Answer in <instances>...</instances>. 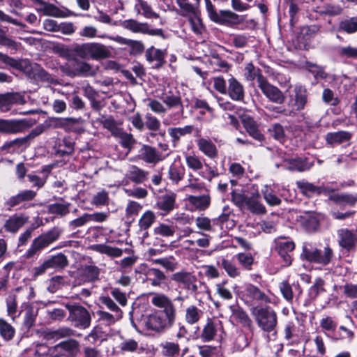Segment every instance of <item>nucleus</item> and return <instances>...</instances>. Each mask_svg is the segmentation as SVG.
Returning <instances> with one entry per match:
<instances>
[{"instance_id":"obj_4","label":"nucleus","mask_w":357,"mask_h":357,"mask_svg":"<svg viewBox=\"0 0 357 357\" xmlns=\"http://www.w3.org/2000/svg\"><path fill=\"white\" fill-rule=\"evenodd\" d=\"M250 311L261 331L266 333L275 331L278 324V316L273 309L268 306H252Z\"/></svg>"},{"instance_id":"obj_16","label":"nucleus","mask_w":357,"mask_h":357,"mask_svg":"<svg viewBox=\"0 0 357 357\" xmlns=\"http://www.w3.org/2000/svg\"><path fill=\"white\" fill-rule=\"evenodd\" d=\"M24 72L29 78L37 82H42L47 84H52L54 82V79L52 75L36 63L26 65L24 68Z\"/></svg>"},{"instance_id":"obj_18","label":"nucleus","mask_w":357,"mask_h":357,"mask_svg":"<svg viewBox=\"0 0 357 357\" xmlns=\"http://www.w3.org/2000/svg\"><path fill=\"white\" fill-rule=\"evenodd\" d=\"M31 124L25 119L4 120L0 119V132L4 133L16 134L24 132L29 128Z\"/></svg>"},{"instance_id":"obj_50","label":"nucleus","mask_w":357,"mask_h":357,"mask_svg":"<svg viewBox=\"0 0 357 357\" xmlns=\"http://www.w3.org/2000/svg\"><path fill=\"white\" fill-rule=\"evenodd\" d=\"M81 122V119L76 118H59L56 119L55 126L63 128L68 131L75 130V126Z\"/></svg>"},{"instance_id":"obj_58","label":"nucleus","mask_w":357,"mask_h":357,"mask_svg":"<svg viewBox=\"0 0 357 357\" xmlns=\"http://www.w3.org/2000/svg\"><path fill=\"white\" fill-rule=\"evenodd\" d=\"M349 139L350 134L344 131L328 133L326 135L327 142L331 144L344 142L348 141Z\"/></svg>"},{"instance_id":"obj_53","label":"nucleus","mask_w":357,"mask_h":357,"mask_svg":"<svg viewBox=\"0 0 357 357\" xmlns=\"http://www.w3.org/2000/svg\"><path fill=\"white\" fill-rule=\"evenodd\" d=\"M153 263L160 265L169 271H174L178 267V262L172 256L153 259Z\"/></svg>"},{"instance_id":"obj_12","label":"nucleus","mask_w":357,"mask_h":357,"mask_svg":"<svg viewBox=\"0 0 357 357\" xmlns=\"http://www.w3.org/2000/svg\"><path fill=\"white\" fill-rule=\"evenodd\" d=\"M66 307L70 313L69 319L75 327L81 329L89 327L91 318L86 308L77 305H66Z\"/></svg>"},{"instance_id":"obj_32","label":"nucleus","mask_w":357,"mask_h":357,"mask_svg":"<svg viewBox=\"0 0 357 357\" xmlns=\"http://www.w3.org/2000/svg\"><path fill=\"white\" fill-rule=\"evenodd\" d=\"M160 99L165 105L167 109L180 107L183 109L181 96L171 91H164L160 96Z\"/></svg>"},{"instance_id":"obj_47","label":"nucleus","mask_w":357,"mask_h":357,"mask_svg":"<svg viewBox=\"0 0 357 357\" xmlns=\"http://www.w3.org/2000/svg\"><path fill=\"white\" fill-rule=\"evenodd\" d=\"M100 269L94 265L85 266L82 271V275L86 282H93L99 278Z\"/></svg>"},{"instance_id":"obj_52","label":"nucleus","mask_w":357,"mask_h":357,"mask_svg":"<svg viewBox=\"0 0 357 357\" xmlns=\"http://www.w3.org/2000/svg\"><path fill=\"white\" fill-rule=\"evenodd\" d=\"M160 348L162 355L168 357H173L180 351L178 344L173 342H165L160 344Z\"/></svg>"},{"instance_id":"obj_49","label":"nucleus","mask_w":357,"mask_h":357,"mask_svg":"<svg viewBox=\"0 0 357 357\" xmlns=\"http://www.w3.org/2000/svg\"><path fill=\"white\" fill-rule=\"evenodd\" d=\"M46 262L50 268H63L68 265L67 257L62 253L52 256Z\"/></svg>"},{"instance_id":"obj_39","label":"nucleus","mask_w":357,"mask_h":357,"mask_svg":"<svg viewBox=\"0 0 357 357\" xmlns=\"http://www.w3.org/2000/svg\"><path fill=\"white\" fill-rule=\"evenodd\" d=\"M242 123L244 128L252 137L258 141L263 140L264 136L258 130L257 125L253 119L245 116L243 119Z\"/></svg>"},{"instance_id":"obj_34","label":"nucleus","mask_w":357,"mask_h":357,"mask_svg":"<svg viewBox=\"0 0 357 357\" xmlns=\"http://www.w3.org/2000/svg\"><path fill=\"white\" fill-rule=\"evenodd\" d=\"M329 199L337 204L354 206L357 202V193H329Z\"/></svg>"},{"instance_id":"obj_9","label":"nucleus","mask_w":357,"mask_h":357,"mask_svg":"<svg viewBox=\"0 0 357 357\" xmlns=\"http://www.w3.org/2000/svg\"><path fill=\"white\" fill-rule=\"evenodd\" d=\"M75 52L83 59L91 58L96 60L106 59L110 55L108 48L103 44L98 43H87L77 45L75 47Z\"/></svg>"},{"instance_id":"obj_44","label":"nucleus","mask_w":357,"mask_h":357,"mask_svg":"<svg viewBox=\"0 0 357 357\" xmlns=\"http://www.w3.org/2000/svg\"><path fill=\"white\" fill-rule=\"evenodd\" d=\"M93 250L100 254H105L111 257H119L123 255V250L121 248L105 244L96 245L93 246Z\"/></svg>"},{"instance_id":"obj_37","label":"nucleus","mask_w":357,"mask_h":357,"mask_svg":"<svg viewBox=\"0 0 357 357\" xmlns=\"http://www.w3.org/2000/svg\"><path fill=\"white\" fill-rule=\"evenodd\" d=\"M36 192L31 190H25L20 191L17 195L12 196L6 202L7 205L10 207H14L19 204L31 201L35 198Z\"/></svg>"},{"instance_id":"obj_29","label":"nucleus","mask_w":357,"mask_h":357,"mask_svg":"<svg viewBox=\"0 0 357 357\" xmlns=\"http://www.w3.org/2000/svg\"><path fill=\"white\" fill-rule=\"evenodd\" d=\"M198 149L206 157L215 159L218 157V151L215 144L210 139L199 138L196 140Z\"/></svg>"},{"instance_id":"obj_59","label":"nucleus","mask_w":357,"mask_h":357,"mask_svg":"<svg viewBox=\"0 0 357 357\" xmlns=\"http://www.w3.org/2000/svg\"><path fill=\"white\" fill-rule=\"evenodd\" d=\"M235 257L243 268L248 271L252 269V266L254 264V257L250 253L241 252Z\"/></svg>"},{"instance_id":"obj_5","label":"nucleus","mask_w":357,"mask_h":357,"mask_svg":"<svg viewBox=\"0 0 357 357\" xmlns=\"http://www.w3.org/2000/svg\"><path fill=\"white\" fill-rule=\"evenodd\" d=\"M205 2L208 17L213 22L229 27H234L243 22L244 19L242 16L229 10L217 11L211 0H205Z\"/></svg>"},{"instance_id":"obj_27","label":"nucleus","mask_w":357,"mask_h":357,"mask_svg":"<svg viewBox=\"0 0 357 357\" xmlns=\"http://www.w3.org/2000/svg\"><path fill=\"white\" fill-rule=\"evenodd\" d=\"M71 72L75 76H93L96 70L88 63L75 60L70 64Z\"/></svg>"},{"instance_id":"obj_2","label":"nucleus","mask_w":357,"mask_h":357,"mask_svg":"<svg viewBox=\"0 0 357 357\" xmlns=\"http://www.w3.org/2000/svg\"><path fill=\"white\" fill-rule=\"evenodd\" d=\"M33 351L38 357L47 356L49 357H75L79 348L78 341L70 339L48 348L45 344L37 343Z\"/></svg>"},{"instance_id":"obj_30","label":"nucleus","mask_w":357,"mask_h":357,"mask_svg":"<svg viewBox=\"0 0 357 357\" xmlns=\"http://www.w3.org/2000/svg\"><path fill=\"white\" fill-rule=\"evenodd\" d=\"M187 200L196 210L205 211L211 204V196L208 192L201 195H190Z\"/></svg>"},{"instance_id":"obj_25","label":"nucleus","mask_w":357,"mask_h":357,"mask_svg":"<svg viewBox=\"0 0 357 357\" xmlns=\"http://www.w3.org/2000/svg\"><path fill=\"white\" fill-rule=\"evenodd\" d=\"M165 51L151 46L145 51V57L149 63H154L156 68H161L165 63Z\"/></svg>"},{"instance_id":"obj_8","label":"nucleus","mask_w":357,"mask_h":357,"mask_svg":"<svg viewBox=\"0 0 357 357\" xmlns=\"http://www.w3.org/2000/svg\"><path fill=\"white\" fill-rule=\"evenodd\" d=\"M61 234V230L56 227L50 229L46 233L42 234L33 239L30 248L25 252L24 257L26 259L33 257L40 250L56 241L59 238Z\"/></svg>"},{"instance_id":"obj_42","label":"nucleus","mask_w":357,"mask_h":357,"mask_svg":"<svg viewBox=\"0 0 357 357\" xmlns=\"http://www.w3.org/2000/svg\"><path fill=\"white\" fill-rule=\"evenodd\" d=\"M203 312L195 305H190L185 309V320L190 324L197 323L201 319Z\"/></svg>"},{"instance_id":"obj_54","label":"nucleus","mask_w":357,"mask_h":357,"mask_svg":"<svg viewBox=\"0 0 357 357\" xmlns=\"http://www.w3.org/2000/svg\"><path fill=\"white\" fill-rule=\"evenodd\" d=\"M263 196L266 203L270 206H278L281 203V199L274 194V190L268 185H265L261 190Z\"/></svg>"},{"instance_id":"obj_19","label":"nucleus","mask_w":357,"mask_h":357,"mask_svg":"<svg viewBox=\"0 0 357 357\" xmlns=\"http://www.w3.org/2000/svg\"><path fill=\"white\" fill-rule=\"evenodd\" d=\"M294 248V243L289 238H281L275 241V249L287 266L291 263V253Z\"/></svg>"},{"instance_id":"obj_23","label":"nucleus","mask_w":357,"mask_h":357,"mask_svg":"<svg viewBox=\"0 0 357 357\" xmlns=\"http://www.w3.org/2000/svg\"><path fill=\"white\" fill-rule=\"evenodd\" d=\"M339 245L347 250H351L357 242L356 234L348 229H340L337 231Z\"/></svg>"},{"instance_id":"obj_28","label":"nucleus","mask_w":357,"mask_h":357,"mask_svg":"<svg viewBox=\"0 0 357 357\" xmlns=\"http://www.w3.org/2000/svg\"><path fill=\"white\" fill-rule=\"evenodd\" d=\"M231 319H234L242 326L250 328L252 326V321L248 313L241 307L237 305H231Z\"/></svg>"},{"instance_id":"obj_15","label":"nucleus","mask_w":357,"mask_h":357,"mask_svg":"<svg viewBox=\"0 0 357 357\" xmlns=\"http://www.w3.org/2000/svg\"><path fill=\"white\" fill-rule=\"evenodd\" d=\"M296 186L301 192L306 197H312L314 195L324 194L326 195L333 192L335 189L328 186H316L313 183L302 180L296 181Z\"/></svg>"},{"instance_id":"obj_41","label":"nucleus","mask_w":357,"mask_h":357,"mask_svg":"<svg viewBox=\"0 0 357 357\" xmlns=\"http://www.w3.org/2000/svg\"><path fill=\"white\" fill-rule=\"evenodd\" d=\"M219 266L222 268L228 276L232 278L240 277L241 271L235 263L229 259L222 258L218 262Z\"/></svg>"},{"instance_id":"obj_10","label":"nucleus","mask_w":357,"mask_h":357,"mask_svg":"<svg viewBox=\"0 0 357 357\" xmlns=\"http://www.w3.org/2000/svg\"><path fill=\"white\" fill-rule=\"evenodd\" d=\"M257 83L263 94L270 101L276 104H282L284 102L285 96L282 91L277 86L270 84L262 74H258Z\"/></svg>"},{"instance_id":"obj_61","label":"nucleus","mask_w":357,"mask_h":357,"mask_svg":"<svg viewBox=\"0 0 357 357\" xmlns=\"http://www.w3.org/2000/svg\"><path fill=\"white\" fill-rule=\"evenodd\" d=\"M107 334L102 331V328L97 326L91 331L86 339L93 344L97 341L102 342L107 340Z\"/></svg>"},{"instance_id":"obj_33","label":"nucleus","mask_w":357,"mask_h":357,"mask_svg":"<svg viewBox=\"0 0 357 357\" xmlns=\"http://www.w3.org/2000/svg\"><path fill=\"white\" fill-rule=\"evenodd\" d=\"M110 39L120 45H126L129 46L130 47V53L132 54H139L144 50V45L143 43L139 40L128 39L119 36L111 37Z\"/></svg>"},{"instance_id":"obj_57","label":"nucleus","mask_w":357,"mask_h":357,"mask_svg":"<svg viewBox=\"0 0 357 357\" xmlns=\"http://www.w3.org/2000/svg\"><path fill=\"white\" fill-rule=\"evenodd\" d=\"M175 231L176 227L173 224L167 225L165 223H160L154 228V234L163 237L172 236Z\"/></svg>"},{"instance_id":"obj_1","label":"nucleus","mask_w":357,"mask_h":357,"mask_svg":"<svg viewBox=\"0 0 357 357\" xmlns=\"http://www.w3.org/2000/svg\"><path fill=\"white\" fill-rule=\"evenodd\" d=\"M151 303L160 309L153 311L144 319L147 330L162 333L169 329L175 323L176 309L173 301L164 294H152Z\"/></svg>"},{"instance_id":"obj_51","label":"nucleus","mask_w":357,"mask_h":357,"mask_svg":"<svg viewBox=\"0 0 357 357\" xmlns=\"http://www.w3.org/2000/svg\"><path fill=\"white\" fill-rule=\"evenodd\" d=\"M75 335V332L70 328L63 327L60 328L57 330L50 331L47 333L45 335V337L47 340L50 339H60L63 337H68L70 336H74Z\"/></svg>"},{"instance_id":"obj_63","label":"nucleus","mask_w":357,"mask_h":357,"mask_svg":"<svg viewBox=\"0 0 357 357\" xmlns=\"http://www.w3.org/2000/svg\"><path fill=\"white\" fill-rule=\"evenodd\" d=\"M340 28L348 33L357 31V17L344 20L340 22Z\"/></svg>"},{"instance_id":"obj_56","label":"nucleus","mask_w":357,"mask_h":357,"mask_svg":"<svg viewBox=\"0 0 357 357\" xmlns=\"http://www.w3.org/2000/svg\"><path fill=\"white\" fill-rule=\"evenodd\" d=\"M119 347L123 353L137 352L139 349L138 342L131 338H123Z\"/></svg>"},{"instance_id":"obj_62","label":"nucleus","mask_w":357,"mask_h":357,"mask_svg":"<svg viewBox=\"0 0 357 357\" xmlns=\"http://www.w3.org/2000/svg\"><path fill=\"white\" fill-rule=\"evenodd\" d=\"M7 66L18 69L21 64L15 59L0 52V68H5Z\"/></svg>"},{"instance_id":"obj_7","label":"nucleus","mask_w":357,"mask_h":357,"mask_svg":"<svg viewBox=\"0 0 357 357\" xmlns=\"http://www.w3.org/2000/svg\"><path fill=\"white\" fill-rule=\"evenodd\" d=\"M268 293L269 291H264L258 287L248 283L241 291V298L248 306L252 307L256 306L257 303H271L272 300Z\"/></svg>"},{"instance_id":"obj_46","label":"nucleus","mask_w":357,"mask_h":357,"mask_svg":"<svg viewBox=\"0 0 357 357\" xmlns=\"http://www.w3.org/2000/svg\"><path fill=\"white\" fill-rule=\"evenodd\" d=\"M156 216L154 212L148 210L143 213L138 221L139 230H148L155 222Z\"/></svg>"},{"instance_id":"obj_35","label":"nucleus","mask_w":357,"mask_h":357,"mask_svg":"<svg viewBox=\"0 0 357 357\" xmlns=\"http://www.w3.org/2000/svg\"><path fill=\"white\" fill-rule=\"evenodd\" d=\"M74 142L69 138H63L54 146V153L56 156L63 157L71 155L74 151Z\"/></svg>"},{"instance_id":"obj_43","label":"nucleus","mask_w":357,"mask_h":357,"mask_svg":"<svg viewBox=\"0 0 357 357\" xmlns=\"http://www.w3.org/2000/svg\"><path fill=\"white\" fill-rule=\"evenodd\" d=\"M114 136L119 138L121 146L128 149L129 151L136 142L132 134L124 132L121 128H120Z\"/></svg>"},{"instance_id":"obj_24","label":"nucleus","mask_w":357,"mask_h":357,"mask_svg":"<svg viewBox=\"0 0 357 357\" xmlns=\"http://www.w3.org/2000/svg\"><path fill=\"white\" fill-rule=\"evenodd\" d=\"M24 102V97L19 93L0 94V110L1 112H8L13 105H22Z\"/></svg>"},{"instance_id":"obj_11","label":"nucleus","mask_w":357,"mask_h":357,"mask_svg":"<svg viewBox=\"0 0 357 357\" xmlns=\"http://www.w3.org/2000/svg\"><path fill=\"white\" fill-rule=\"evenodd\" d=\"M184 158L187 167L192 171L197 172L202 178L208 181H211L213 178L218 176V173L207 165H206V166L208 168V171L203 172V160H202V158L195 153H186L185 154Z\"/></svg>"},{"instance_id":"obj_36","label":"nucleus","mask_w":357,"mask_h":357,"mask_svg":"<svg viewBox=\"0 0 357 357\" xmlns=\"http://www.w3.org/2000/svg\"><path fill=\"white\" fill-rule=\"evenodd\" d=\"M28 218L24 215H13L10 216L4 224L5 229L11 233H16L25 223Z\"/></svg>"},{"instance_id":"obj_31","label":"nucleus","mask_w":357,"mask_h":357,"mask_svg":"<svg viewBox=\"0 0 357 357\" xmlns=\"http://www.w3.org/2000/svg\"><path fill=\"white\" fill-rule=\"evenodd\" d=\"M146 281L153 287H162L166 280L165 274L160 269L149 268L145 273Z\"/></svg>"},{"instance_id":"obj_22","label":"nucleus","mask_w":357,"mask_h":357,"mask_svg":"<svg viewBox=\"0 0 357 357\" xmlns=\"http://www.w3.org/2000/svg\"><path fill=\"white\" fill-rule=\"evenodd\" d=\"M172 280L178 284H181L183 287L193 292L197 291V286L196 284L197 278L192 273L186 271H179L172 275Z\"/></svg>"},{"instance_id":"obj_6","label":"nucleus","mask_w":357,"mask_h":357,"mask_svg":"<svg viewBox=\"0 0 357 357\" xmlns=\"http://www.w3.org/2000/svg\"><path fill=\"white\" fill-rule=\"evenodd\" d=\"M301 256L310 263L326 266L333 259L334 253L333 249L328 245L323 248H317L310 244H305Z\"/></svg>"},{"instance_id":"obj_60","label":"nucleus","mask_w":357,"mask_h":357,"mask_svg":"<svg viewBox=\"0 0 357 357\" xmlns=\"http://www.w3.org/2000/svg\"><path fill=\"white\" fill-rule=\"evenodd\" d=\"M176 2L182 10V13H181L182 16L188 17L199 11L197 6L190 3L188 0H176Z\"/></svg>"},{"instance_id":"obj_21","label":"nucleus","mask_w":357,"mask_h":357,"mask_svg":"<svg viewBox=\"0 0 357 357\" xmlns=\"http://www.w3.org/2000/svg\"><path fill=\"white\" fill-rule=\"evenodd\" d=\"M176 194L168 191L165 194L158 197L155 207L162 211V215H167L173 211L176 206Z\"/></svg>"},{"instance_id":"obj_48","label":"nucleus","mask_w":357,"mask_h":357,"mask_svg":"<svg viewBox=\"0 0 357 357\" xmlns=\"http://www.w3.org/2000/svg\"><path fill=\"white\" fill-rule=\"evenodd\" d=\"M169 178L175 183L181 181L185 174V168L182 165L172 164L168 171Z\"/></svg>"},{"instance_id":"obj_17","label":"nucleus","mask_w":357,"mask_h":357,"mask_svg":"<svg viewBox=\"0 0 357 357\" xmlns=\"http://www.w3.org/2000/svg\"><path fill=\"white\" fill-rule=\"evenodd\" d=\"M169 153L158 151L155 147L144 144L139 151V158L149 164H156L165 160Z\"/></svg>"},{"instance_id":"obj_55","label":"nucleus","mask_w":357,"mask_h":357,"mask_svg":"<svg viewBox=\"0 0 357 357\" xmlns=\"http://www.w3.org/2000/svg\"><path fill=\"white\" fill-rule=\"evenodd\" d=\"M15 333V330L11 324L8 323L3 319H0V335L5 340L13 339Z\"/></svg>"},{"instance_id":"obj_45","label":"nucleus","mask_w":357,"mask_h":357,"mask_svg":"<svg viewBox=\"0 0 357 357\" xmlns=\"http://www.w3.org/2000/svg\"><path fill=\"white\" fill-rule=\"evenodd\" d=\"M192 31L197 35H202L205 31V26L200 17L199 10L188 17Z\"/></svg>"},{"instance_id":"obj_40","label":"nucleus","mask_w":357,"mask_h":357,"mask_svg":"<svg viewBox=\"0 0 357 357\" xmlns=\"http://www.w3.org/2000/svg\"><path fill=\"white\" fill-rule=\"evenodd\" d=\"M194 130L193 126L188 125L184 127L169 128L167 130L169 135L174 143H177L181 137L190 135Z\"/></svg>"},{"instance_id":"obj_26","label":"nucleus","mask_w":357,"mask_h":357,"mask_svg":"<svg viewBox=\"0 0 357 357\" xmlns=\"http://www.w3.org/2000/svg\"><path fill=\"white\" fill-rule=\"evenodd\" d=\"M227 93L233 100L241 101L244 98V88L241 83H240L236 78L231 77L228 79V89H227Z\"/></svg>"},{"instance_id":"obj_3","label":"nucleus","mask_w":357,"mask_h":357,"mask_svg":"<svg viewBox=\"0 0 357 357\" xmlns=\"http://www.w3.org/2000/svg\"><path fill=\"white\" fill-rule=\"evenodd\" d=\"M260 195L257 190L245 193L241 190H234L231 192V201L240 209H247L254 214H264L266 208L261 202Z\"/></svg>"},{"instance_id":"obj_38","label":"nucleus","mask_w":357,"mask_h":357,"mask_svg":"<svg viewBox=\"0 0 357 357\" xmlns=\"http://www.w3.org/2000/svg\"><path fill=\"white\" fill-rule=\"evenodd\" d=\"M126 176L132 182L140 184L147 180L149 172L135 165H131L127 172Z\"/></svg>"},{"instance_id":"obj_20","label":"nucleus","mask_w":357,"mask_h":357,"mask_svg":"<svg viewBox=\"0 0 357 357\" xmlns=\"http://www.w3.org/2000/svg\"><path fill=\"white\" fill-rule=\"evenodd\" d=\"M307 102V91L304 86L296 85L294 89V94L291 96L289 105L292 107L291 113L294 111L301 110Z\"/></svg>"},{"instance_id":"obj_14","label":"nucleus","mask_w":357,"mask_h":357,"mask_svg":"<svg viewBox=\"0 0 357 357\" xmlns=\"http://www.w3.org/2000/svg\"><path fill=\"white\" fill-rule=\"evenodd\" d=\"M223 333L224 329L221 321L208 320L203 327L200 337L203 342H207L217 337L222 338Z\"/></svg>"},{"instance_id":"obj_64","label":"nucleus","mask_w":357,"mask_h":357,"mask_svg":"<svg viewBox=\"0 0 357 357\" xmlns=\"http://www.w3.org/2000/svg\"><path fill=\"white\" fill-rule=\"evenodd\" d=\"M199 353L202 357H219L220 350L218 347L209 345L199 346Z\"/></svg>"},{"instance_id":"obj_13","label":"nucleus","mask_w":357,"mask_h":357,"mask_svg":"<svg viewBox=\"0 0 357 357\" xmlns=\"http://www.w3.org/2000/svg\"><path fill=\"white\" fill-rule=\"evenodd\" d=\"M121 26L132 33L163 36V31L161 29H152L147 23L139 22L135 20H124L122 22Z\"/></svg>"}]
</instances>
